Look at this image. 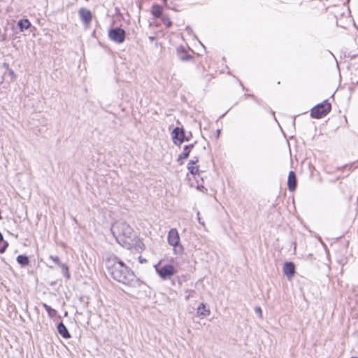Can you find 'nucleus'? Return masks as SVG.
I'll return each instance as SVG.
<instances>
[{"label": "nucleus", "mask_w": 358, "mask_h": 358, "mask_svg": "<svg viewBox=\"0 0 358 358\" xmlns=\"http://www.w3.org/2000/svg\"><path fill=\"white\" fill-rule=\"evenodd\" d=\"M167 241L170 245L173 247V252L176 255H181L183 252L184 248L180 243V236L176 229L172 228L169 230L167 236Z\"/></svg>", "instance_id": "3"}, {"label": "nucleus", "mask_w": 358, "mask_h": 358, "mask_svg": "<svg viewBox=\"0 0 358 358\" xmlns=\"http://www.w3.org/2000/svg\"><path fill=\"white\" fill-rule=\"evenodd\" d=\"M3 235L0 232V243L3 242Z\"/></svg>", "instance_id": "30"}, {"label": "nucleus", "mask_w": 358, "mask_h": 358, "mask_svg": "<svg viewBox=\"0 0 358 358\" xmlns=\"http://www.w3.org/2000/svg\"><path fill=\"white\" fill-rule=\"evenodd\" d=\"M9 74L12 76H15V73L14 71L12 70V69H10L9 70Z\"/></svg>", "instance_id": "29"}, {"label": "nucleus", "mask_w": 358, "mask_h": 358, "mask_svg": "<svg viewBox=\"0 0 358 358\" xmlns=\"http://www.w3.org/2000/svg\"><path fill=\"white\" fill-rule=\"evenodd\" d=\"M287 186L288 189L291 192H293L296 189L297 186V180L296 173L294 171H291L289 173L288 175V180H287Z\"/></svg>", "instance_id": "12"}, {"label": "nucleus", "mask_w": 358, "mask_h": 358, "mask_svg": "<svg viewBox=\"0 0 358 358\" xmlns=\"http://www.w3.org/2000/svg\"><path fill=\"white\" fill-rule=\"evenodd\" d=\"M283 273L287 276L288 280H291L295 275V265L292 262H286L283 265Z\"/></svg>", "instance_id": "9"}, {"label": "nucleus", "mask_w": 358, "mask_h": 358, "mask_svg": "<svg viewBox=\"0 0 358 358\" xmlns=\"http://www.w3.org/2000/svg\"><path fill=\"white\" fill-rule=\"evenodd\" d=\"M57 331H58V333L64 338H71V334L69 332V330L68 329L66 328V327L65 326V324L62 322H60L58 324H57Z\"/></svg>", "instance_id": "13"}, {"label": "nucleus", "mask_w": 358, "mask_h": 358, "mask_svg": "<svg viewBox=\"0 0 358 358\" xmlns=\"http://www.w3.org/2000/svg\"><path fill=\"white\" fill-rule=\"evenodd\" d=\"M190 296H191L190 294L187 295V296H186V299H188L190 297Z\"/></svg>", "instance_id": "34"}, {"label": "nucleus", "mask_w": 358, "mask_h": 358, "mask_svg": "<svg viewBox=\"0 0 358 358\" xmlns=\"http://www.w3.org/2000/svg\"><path fill=\"white\" fill-rule=\"evenodd\" d=\"M210 311L208 308H206V305L201 303L197 308V314L201 316L206 317L209 315Z\"/></svg>", "instance_id": "15"}, {"label": "nucleus", "mask_w": 358, "mask_h": 358, "mask_svg": "<svg viewBox=\"0 0 358 358\" xmlns=\"http://www.w3.org/2000/svg\"><path fill=\"white\" fill-rule=\"evenodd\" d=\"M191 164H196L199 162V158L194 157L192 160L189 161Z\"/></svg>", "instance_id": "27"}, {"label": "nucleus", "mask_w": 358, "mask_h": 358, "mask_svg": "<svg viewBox=\"0 0 358 358\" xmlns=\"http://www.w3.org/2000/svg\"><path fill=\"white\" fill-rule=\"evenodd\" d=\"M172 138L176 145H180L185 141V134L182 127H176L172 131Z\"/></svg>", "instance_id": "7"}, {"label": "nucleus", "mask_w": 358, "mask_h": 358, "mask_svg": "<svg viewBox=\"0 0 358 358\" xmlns=\"http://www.w3.org/2000/svg\"><path fill=\"white\" fill-rule=\"evenodd\" d=\"M191 136H192V133L191 132H189V136H187L185 135V141H189Z\"/></svg>", "instance_id": "28"}, {"label": "nucleus", "mask_w": 358, "mask_h": 358, "mask_svg": "<svg viewBox=\"0 0 358 358\" xmlns=\"http://www.w3.org/2000/svg\"><path fill=\"white\" fill-rule=\"evenodd\" d=\"M125 31L120 27L113 28L108 31L110 39L117 43H123L125 39Z\"/></svg>", "instance_id": "5"}, {"label": "nucleus", "mask_w": 358, "mask_h": 358, "mask_svg": "<svg viewBox=\"0 0 358 358\" xmlns=\"http://www.w3.org/2000/svg\"><path fill=\"white\" fill-rule=\"evenodd\" d=\"M145 262H146V260L145 259H142L141 257H140V262L143 263Z\"/></svg>", "instance_id": "32"}, {"label": "nucleus", "mask_w": 358, "mask_h": 358, "mask_svg": "<svg viewBox=\"0 0 358 358\" xmlns=\"http://www.w3.org/2000/svg\"><path fill=\"white\" fill-rule=\"evenodd\" d=\"M3 246L0 247V253H3L6 250V248L8 246V243L7 241H3Z\"/></svg>", "instance_id": "24"}, {"label": "nucleus", "mask_w": 358, "mask_h": 358, "mask_svg": "<svg viewBox=\"0 0 358 358\" xmlns=\"http://www.w3.org/2000/svg\"><path fill=\"white\" fill-rule=\"evenodd\" d=\"M195 144H196V142H194V143H192L189 145H186L184 146L182 152L180 155H179V156L178 157V162L180 165H182L183 164L184 159H186L189 157V153H190L192 149L194 147Z\"/></svg>", "instance_id": "10"}, {"label": "nucleus", "mask_w": 358, "mask_h": 358, "mask_svg": "<svg viewBox=\"0 0 358 358\" xmlns=\"http://www.w3.org/2000/svg\"><path fill=\"white\" fill-rule=\"evenodd\" d=\"M152 14L156 18H159L162 14V8L158 4H154L152 6Z\"/></svg>", "instance_id": "16"}, {"label": "nucleus", "mask_w": 358, "mask_h": 358, "mask_svg": "<svg viewBox=\"0 0 358 358\" xmlns=\"http://www.w3.org/2000/svg\"><path fill=\"white\" fill-rule=\"evenodd\" d=\"M331 104L327 100L315 106L310 111V116L313 118L320 119L327 115L331 111Z\"/></svg>", "instance_id": "4"}, {"label": "nucleus", "mask_w": 358, "mask_h": 358, "mask_svg": "<svg viewBox=\"0 0 358 358\" xmlns=\"http://www.w3.org/2000/svg\"><path fill=\"white\" fill-rule=\"evenodd\" d=\"M43 307L47 311L48 315L50 317L52 318L56 315L57 311L54 308L46 304L45 303H43Z\"/></svg>", "instance_id": "18"}, {"label": "nucleus", "mask_w": 358, "mask_h": 358, "mask_svg": "<svg viewBox=\"0 0 358 358\" xmlns=\"http://www.w3.org/2000/svg\"><path fill=\"white\" fill-rule=\"evenodd\" d=\"M345 57L351 59L358 57V48L345 53Z\"/></svg>", "instance_id": "21"}, {"label": "nucleus", "mask_w": 358, "mask_h": 358, "mask_svg": "<svg viewBox=\"0 0 358 358\" xmlns=\"http://www.w3.org/2000/svg\"><path fill=\"white\" fill-rule=\"evenodd\" d=\"M351 358H357V357H351Z\"/></svg>", "instance_id": "37"}, {"label": "nucleus", "mask_w": 358, "mask_h": 358, "mask_svg": "<svg viewBox=\"0 0 358 358\" xmlns=\"http://www.w3.org/2000/svg\"><path fill=\"white\" fill-rule=\"evenodd\" d=\"M196 215H197V220H198V222H199V224H201L202 226H205L204 222L202 221L201 219L200 213L199 211L197 212Z\"/></svg>", "instance_id": "26"}, {"label": "nucleus", "mask_w": 358, "mask_h": 358, "mask_svg": "<svg viewBox=\"0 0 358 358\" xmlns=\"http://www.w3.org/2000/svg\"><path fill=\"white\" fill-rule=\"evenodd\" d=\"M177 55L183 62H187L192 59V56L187 52L185 46L180 45L177 48Z\"/></svg>", "instance_id": "11"}, {"label": "nucleus", "mask_w": 358, "mask_h": 358, "mask_svg": "<svg viewBox=\"0 0 358 358\" xmlns=\"http://www.w3.org/2000/svg\"><path fill=\"white\" fill-rule=\"evenodd\" d=\"M59 266L61 268L64 277L67 279H69L71 278V274L68 266L62 263Z\"/></svg>", "instance_id": "20"}, {"label": "nucleus", "mask_w": 358, "mask_h": 358, "mask_svg": "<svg viewBox=\"0 0 358 358\" xmlns=\"http://www.w3.org/2000/svg\"><path fill=\"white\" fill-rule=\"evenodd\" d=\"M164 3H166L167 0H163Z\"/></svg>", "instance_id": "36"}, {"label": "nucleus", "mask_w": 358, "mask_h": 358, "mask_svg": "<svg viewBox=\"0 0 358 358\" xmlns=\"http://www.w3.org/2000/svg\"><path fill=\"white\" fill-rule=\"evenodd\" d=\"M78 15L83 24L88 25L92 20V12L86 8H80L78 10Z\"/></svg>", "instance_id": "8"}, {"label": "nucleus", "mask_w": 358, "mask_h": 358, "mask_svg": "<svg viewBox=\"0 0 358 358\" xmlns=\"http://www.w3.org/2000/svg\"><path fill=\"white\" fill-rule=\"evenodd\" d=\"M17 262L22 266H27L29 263V257L27 255H20L17 257Z\"/></svg>", "instance_id": "17"}, {"label": "nucleus", "mask_w": 358, "mask_h": 358, "mask_svg": "<svg viewBox=\"0 0 358 358\" xmlns=\"http://www.w3.org/2000/svg\"><path fill=\"white\" fill-rule=\"evenodd\" d=\"M162 20L164 24L166 26V28L170 27L171 26V24H172V22L167 17L163 16L162 18Z\"/></svg>", "instance_id": "22"}, {"label": "nucleus", "mask_w": 358, "mask_h": 358, "mask_svg": "<svg viewBox=\"0 0 358 358\" xmlns=\"http://www.w3.org/2000/svg\"><path fill=\"white\" fill-rule=\"evenodd\" d=\"M190 296H191L190 294L187 295V296H186V299H188L190 297Z\"/></svg>", "instance_id": "33"}, {"label": "nucleus", "mask_w": 358, "mask_h": 358, "mask_svg": "<svg viewBox=\"0 0 358 358\" xmlns=\"http://www.w3.org/2000/svg\"><path fill=\"white\" fill-rule=\"evenodd\" d=\"M172 284L175 285V279L172 280Z\"/></svg>", "instance_id": "35"}, {"label": "nucleus", "mask_w": 358, "mask_h": 358, "mask_svg": "<svg viewBox=\"0 0 358 358\" xmlns=\"http://www.w3.org/2000/svg\"><path fill=\"white\" fill-rule=\"evenodd\" d=\"M110 230L120 245L124 247L130 245L134 230L128 223L122 220L117 221L113 224Z\"/></svg>", "instance_id": "2"}, {"label": "nucleus", "mask_w": 358, "mask_h": 358, "mask_svg": "<svg viewBox=\"0 0 358 358\" xmlns=\"http://www.w3.org/2000/svg\"><path fill=\"white\" fill-rule=\"evenodd\" d=\"M255 312L257 315H258L259 316V317H262V308L260 307H256L255 308Z\"/></svg>", "instance_id": "25"}, {"label": "nucleus", "mask_w": 358, "mask_h": 358, "mask_svg": "<svg viewBox=\"0 0 358 358\" xmlns=\"http://www.w3.org/2000/svg\"><path fill=\"white\" fill-rule=\"evenodd\" d=\"M176 280H177V281H178V283L180 285L182 284V282H181V281H180V278H179L178 277H177V279H176Z\"/></svg>", "instance_id": "31"}, {"label": "nucleus", "mask_w": 358, "mask_h": 358, "mask_svg": "<svg viewBox=\"0 0 358 358\" xmlns=\"http://www.w3.org/2000/svg\"><path fill=\"white\" fill-rule=\"evenodd\" d=\"M49 258L57 266L62 264L58 256L50 255Z\"/></svg>", "instance_id": "23"}, {"label": "nucleus", "mask_w": 358, "mask_h": 358, "mask_svg": "<svg viewBox=\"0 0 358 358\" xmlns=\"http://www.w3.org/2000/svg\"><path fill=\"white\" fill-rule=\"evenodd\" d=\"M195 164H191L190 162H189L187 164V169L189 170V173L193 175L196 176V174H199V166H194Z\"/></svg>", "instance_id": "19"}, {"label": "nucleus", "mask_w": 358, "mask_h": 358, "mask_svg": "<svg viewBox=\"0 0 358 358\" xmlns=\"http://www.w3.org/2000/svg\"><path fill=\"white\" fill-rule=\"evenodd\" d=\"M156 270L158 275L163 280L171 279V278L176 273V269L171 264H165Z\"/></svg>", "instance_id": "6"}, {"label": "nucleus", "mask_w": 358, "mask_h": 358, "mask_svg": "<svg viewBox=\"0 0 358 358\" xmlns=\"http://www.w3.org/2000/svg\"><path fill=\"white\" fill-rule=\"evenodd\" d=\"M31 24L28 19H22L17 22V27L20 31L28 29Z\"/></svg>", "instance_id": "14"}, {"label": "nucleus", "mask_w": 358, "mask_h": 358, "mask_svg": "<svg viewBox=\"0 0 358 358\" xmlns=\"http://www.w3.org/2000/svg\"><path fill=\"white\" fill-rule=\"evenodd\" d=\"M106 268L111 277L119 282L134 286L137 280L134 273L117 257L106 259Z\"/></svg>", "instance_id": "1"}]
</instances>
